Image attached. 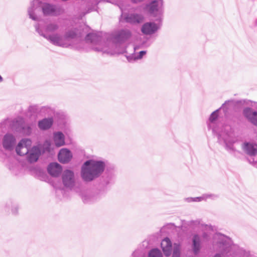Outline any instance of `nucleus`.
<instances>
[{
    "label": "nucleus",
    "instance_id": "obj_28",
    "mask_svg": "<svg viewBox=\"0 0 257 257\" xmlns=\"http://www.w3.org/2000/svg\"><path fill=\"white\" fill-rule=\"evenodd\" d=\"M193 242V252L195 255H197L199 251L200 250V242Z\"/></svg>",
    "mask_w": 257,
    "mask_h": 257
},
{
    "label": "nucleus",
    "instance_id": "obj_2",
    "mask_svg": "<svg viewBox=\"0 0 257 257\" xmlns=\"http://www.w3.org/2000/svg\"><path fill=\"white\" fill-rule=\"evenodd\" d=\"M131 36V32L127 30H122L116 32L112 38L113 42L115 43H120L124 42ZM86 41L91 45L92 49L96 51L102 52L103 53H106L110 55H113L116 52L108 46L103 44L101 42V38L95 33H89L86 37ZM114 45L112 46L113 47Z\"/></svg>",
    "mask_w": 257,
    "mask_h": 257
},
{
    "label": "nucleus",
    "instance_id": "obj_16",
    "mask_svg": "<svg viewBox=\"0 0 257 257\" xmlns=\"http://www.w3.org/2000/svg\"><path fill=\"white\" fill-rule=\"evenodd\" d=\"M159 29L158 25L154 23H145L142 28V31L144 34L150 35L154 33Z\"/></svg>",
    "mask_w": 257,
    "mask_h": 257
},
{
    "label": "nucleus",
    "instance_id": "obj_1",
    "mask_svg": "<svg viewBox=\"0 0 257 257\" xmlns=\"http://www.w3.org/2000/svg\"><path fill=\"white\" fill-rule=\"evenodd\" d=\"M36 31L42 36L47 39L54 45L68 48L73 44V39L76 36L74 31H70L63 35L59 33H55L58 28L59 25L56 23H50L41 29L39 24L35 26Z\"/></svg>",
    "mask_w": 257,
    "mask_h": 257
},
{
    "label": "nucleus",
    "instance_id": "obj_18",
    "mask_svg": "<svg viewBox=\"0 0 257 257\" xmlns=\"http://www.w3.org/2000/svg\"><path fill=\"white\" fill-rule=\"evenodd\" d=\"M176 228V226L174 225L173 223H168L165 225H164L163 227L161 228L159 232L156 233L155 234H153V236L154 237L153 239H159L160 236H163V234L167 232L168 230L169 229H174Z\"/></svg>",
    "mask_w": 257,
    "mask_h": 257
},
{
    "label": "nucleus",
    "instance_id": "obj_26",
    "mask_svg": "<svg viewBox=\"0 0 257 257\" xmlns=\"http://www.w3.org/2000/svg\"><path fill=\"white\" fill-rule=\"evenodd\" d=\"M218 110H216L211 113L209 119L208 126L209 127H213V123L218 117Z\"/></svg>",
    "mask_w": 257,
    "mask_h": 257
},
{
    "label": "nucleus",
    "instance_id": "obj_15",
    "mask_svg": "<svg viewBox=\"0 0 257 257\" xmlns=\"http://www.w3.org/2000/svg\"><path fill=\"white\" fill-rule=\"evenodd\" d=\"M124 19L127 23L131 24H139L144 20V17L140 14H131L127 16H124Z\"/></svg>",
    "mask_w": 257,
    "mask_h": 257
},
{
    "label": "nucleus",
    "instance_id": "obj_7",
    "mask_svg": "<svg viewBox=\"0 0 257 257\" xmlns=\"http://www.w3.org/2000/svg\"><path fill=\"white\" fill-rule=\"evenodd\" d=\"M218 139L219 142H223L225 144L226 150L231 154L236 155L239 153L236 148L233 146V144L236 140L233 138L230 133H226L224 131H221L218 134Z\"/></svg>",
    "mask_w": 257,
    "mask_h": 257
},
{
    "label": "nucleus",
    "instance_id": "obj_12",
    "mask_svg": "<svg viewBox=\"0 0 257 257\" xmlns=\"http://www.w3.org/2000/svg\"><path fill=\"white\" fill-rule=\"evenodd\" d=\"M243 151L250 156L257 155V144L252 143H244L242 146Z\"/></svg>",
    "mask_w": 257,
    "mask_h": 257
},
{
    "label": "nucleus",
    "instance_id": "obj_8",
    "mask_svg": "<svg viewBox=\"0 0 257 257\" xmlns=\"http://www.w3.org/2000/svg\"><path fill=\"white\" fill-rule=\"evenodd\" d=\"M62 177L63 184L66 188L71 189L75 186V179L74 173L72 171L65 170Z\"/></svg>",
    "mask_w": 257,
    "mask_h": 257
},
{
    "label": "nucleus",
    "instance_id": "obj_35",
    "mask_svg": "<svg viewBox=\"0 0 257 257\" xmlns=\"http://www.w3.org/2000/svg\"><path fill=\"white\" fill-rule=\"evenodd\" d=\"M229 252V249H227L224 250V252H226V253H228Z\"/></svg>",
    "mask_w": 257,
    "mask_h": 257
},
{
    "label": "nucleus",
    "instance_id": "obj_25",
    "mask_svg": "<svg viewBox=\"0 0 257 257\" xmlns=\"http://www.w3.org/2000/svg\"><path fill=\"white\" fill-rule=\"evenodd\" d=\"M162 254L158 248L152 249L148 253V257H162Z\"/></svg>",
    "mask_w": 257,
    "mask_h": 257
},
{
    "label": "nucleus",
    "instance_id": "obj_13",
    "mask_svg": "<svg viewBox=\"0 0 257 257\" xmlns=\"http://www.w3.org/2000/svg\"><path fill=\"white\" fill-rule=\"evenodd\" d=\"M24 123V121L23 118L21 117L17 118L14 120L12 127L19 131H21L22 130L23 131L24 133L26 134V135H29L31 133L30 127H28L27 131H25Z\"/></svg>",
    "mask_w": 257,
    "mask_h": 257
},
{
    "label": "nucleus",
    "instance_id": "obj_14",
    "mask_svg": "<svg viewBox=\"0 0 257 257\" xmlns=\"http://www.w3.org/2000/svg\"><path fill=\"white\" fill-rule=\"evenodd\" d=\"M72 157V153L67 149H62L58 154L59 161L62 163L69 162Z\"/></svg>",
    "mask_w": 257,
    "mask_h": 257
},
{
    "label": "nucleus",
    "instance_id": "obj_21",
    "mask_svg": "<svg viewBox=\"0 0 257 257\" xmlns=\"http://www.w3.org/2000/svg\"><path fill=\"white\" fill-rule=\"evenodd\" d=\"M53 120L52 118H44L39 121L38 126L41 130H47L52 125Z\"/></svg>",
    "mask_w": 257,
    "mask_h": 257
},
{
    "label": "nucleus",
    "instance_id": "obj_24",
    "mask_svg": "<svg viewBox=\"0 0 257 257\" xmlns=\"http://www.w3.org/2000/svg\"><path fill=\"white\" fill-rule=\"evenodd\" d=\"M213 239L217 241H228L230 238L220 233H216L213 235Z\"/></svg>",
    "mask_w": 257,
    "mask_h": 257
},
{
    "label": "nucleus",
    "instance_id": "obj_39",
    "mask_svg": "<svg viewBox=\"0 0 257 257\" xmlns=\"http://www.w3.org/2000/svg\"><path fill=\"white\" fill-rule=\"evenodd\" d=\"M256 162H257V159H256V160L255 161Z\"/></svg>",
    "mask_w": 257,
    "mask_h": 257
},
{
    "label": "nucleus",
    "instance_id": "obj_34",
    "mask_svg": "<svg viewBox=\"0 0 257 257\" xmlns=\"http://www.w3.org/2000/svg\"><path fill=\"white\" fill-rule=\"evenodd\" d=\"M213 257H221V256L220 254L216 253Z\"/></svg>",
    "mask_w": 257,
    "mask_h": 257
},
{
    "label": "nucleus",
    "instance_id": "obj_31",
    "mask_svg": "<svg viewBox=\"0 0 257 257\" xmlns=\"http://www.w3.org/2000/svg\"><path fill=\"white\" fill-rule=\"evenodd\" d=\"M143 0H132L134 3H138L142 2Z\"/></svg>",
    "mask_w": 257,
    "mask_h": 257
},
{
    "label": "nucleus",
    "instance_id": "obj_22",
    "mask_svg": "<svg viewBox=\"0 0 257 257\" xmlns=\"http://www.w3.org/2000/svg\"><path fill=\"white\" fill-rule=\"evenodd\" d=\"M161 247L164 254L168 256L172 251V242H161Z\"/></svg>",
    "mask_w": 257,
    "mask_h": 257
},
{
    "label": "nucleus",
    "instance_id": "obj_10",
    "mask_svg": "<svg viewBox=\"0 0 257 257\" xmlns=\"http://www.w3.org/2000/svg\"><path fill=\"white\" fill-rule=\"evenodd\" d=\"M243 113L250 122L257 125V111H254L251 108L247 107L244 109Z\"/></svg>",
    "mask_w": 257,
    "mask_h": 257
},
{
    "label": "nucleus",
    "instance_id": "obj_38",
    "mask_svg": "<svg viewBox=\"0 0 257 257\" xmlns=\"http://www.w3.org/2000/svg\"><path fill=\"white\" fill-rule=\"evenodd\" d=\"M226 103H227V102H225V103H224V104H223V105H222V106L223 107V106H224V105Z\"/></svg>",
    "mask_w": 257,
    "mask_h": 257
},
{
    "label": "nucleus",
    "instance_id": "obj_6",
    "mask_svg": "<svg viewBox=\"0 0 257 257\" xmlns=\"http://www.w3.org/2000/svg\"><path fill=\"white\" fill-rule=\"evenodd\" d=\"M188 225L196 229L189 236L191 241H203L208 239L210 231L213 230V227L210 225L205 224L201 220H191Z\"/></svg>",
    "mask_w": 257,
    "mask_h": 257
},
{
    "label": "nucleus",
    "instance_id": "obj_30",
    "mask_svg": "<svg viewBox=\"0 0 257 257\" xmlns=\"http://www.w3.org/2000/svg\"><path fill=\"white\" fill-rule=\"evenodd\" d=\"M217 242V246L220 247H224L228 245L229 242Z\"/></svg>",
    "mask_w": 257,
    "mask_h": 257
},
{
    "label": "nucleus",
    "instance_id": "obj_5",
    "mask_svg": "<svg viewBox=\"0 0 257 257\" xmlns=\"http://www.w3.org/2000/svg\"><path fill=\"white\" fill-rule=\"evenodd\" d=\"M104 167L105 164L102 161H87L82 167L81 177L84 181H92L103 171Z\"/></svg>",
    "mask_w": 257,
    "mask_h": 257
},
{
    "label": "nucleus",
    "instance_id": "obj_3",
    "mask_svg": "<svg viewBox=\"0 0 257 257\" xmlns=\"http://www.w3.org/2000/svg\"><path fill=\"white\" fill-rule=\"evenodd\" d=\"M32 141L29 139L21 140L16 147V152L19 156L26 155L27 161L30 163L37 162L41 155V150L37 146L31 148Z\"/></svg>",
    "mask_w": 257,
    "mask_h": 257
},
{
    "label": "nucleus",
    "instance_id": "obj_27",
    "mask_svg": "<svg viewBox=\"0 0 257 257\" xmlns=\"http://www.w3.org/2000/svg\"><path fill=\"white\" fill-rule=\"evenodd\" d=\"M180 245L177 243L174 244L173 248V254L172 257H180Z\"/></svg>",
    "mask_w": 257,
    "mask_h": 257
},
{
    "label": "nucleus",
    "instance_id": "obj_11",
    "mask_svg": "<svg viewBox=\"0 0 257 257\" xmlns=\"http://www.w3.org/2000/svg\"><path fill=\"white\" fill-rule=\"evenodd\" d=\"M15 143L16 139L12 135L7 134L4 136L3 145L5 149L8 150H12Z\"/></svg>",
    "mask_w": 257,
    "mask_h": 257
},
{
    "label": "nucleus",
    "instance_id": "obj_32",
    "mask_svg": "<svg viewBox=\"0 0 257 257\" xmlns=\"http://www.w3.org/2000/svg\"><path fill=\"white\" fill-rule=\"evenodd\" d=\"M162 241H171V239L168 237H165L163 240Z\"/></svg>",
    "mask_w": 257,
    "mask_h": 257
},
{
    "label": "nucleus",
    "instance_id": "obj_36",
    "mask_svg": "<svg viewBox=\"0 0 257 257\" xmlns=\"http://www.w3.org/2000/svg\"><path fill=\"white\" fill-rule=\"evenodd\" d=\"M212 130H213V132H214V133L215 132V133H217V131L216 130V129L215 128H213Z\"/></svg>",
    "mask_w": 257,
    "mask_h": 257
},
{
    "label": "nucleus",
    "instance_id": "obj_17",
    "mask_svg": "<svg viewBox=\"0 0 257 257\" xmlns=\"http://www.w3.org/2000/svg\"><path fill=\"white\" fill-rule=\"evenodd\" d=\"M61 166L57 163L50 164L48 167V171L49 173L55 177L58 176L62 172Z\"/></svg>",
    "mask_w": 257,
    "mask_h": 257
},
{
    "label": "nucleus",
    "instance_id": "obj_23",
    "mask_svg": "<svg viewBox=\"0 0 257 257\" xmlns=\"http://www.w3.org/2000/svg\"><path fill=\"white\" fill-rule=\"evenodd\" d=\"M146 54V51H142L140 52L139 54L137 55L136 54H134L132 56H129L127 57L128 61L131 62L133 60H135L137 59H141L144 55Z\"/></svg>",
    "mask_w": 257,
    "mask_h": 257
},
{
    "label": "nucleus",
    "instance_id": "obj_20",
    "mask_svg": "<svg viewBox=\"0 0 257 257\" xmlns=\"http://www.w3.org/2000/svg\"><path fill=\"white\" fill-rule=\"evenodd\" d=\"M217 197V196L212 194H204L201 197H195V198H189L187 199L188 202L195 201L200 202L202 200H206L207 199H214Z\"/></svg>",
    "mask_w": 257,
    "mask_h": 257
},
{
    "label": "nucleus",
    "instance_id": "obj_9",
    "mask_svg": "<svg viewBox=\"0 0 257 257\" xmlns=\"http://www.w3.org/2000/svg\"><path fill=\"white\" fill-rule=\"evenodd\" d=\"M163 5V0H154L148 6V8L150 13L156 16L162 14Z\"/></svg>",
    "mask_w": 257,
    "mask_h": 257
},
{
    "label": "nucleus",
    "instance_id": "obj_33",
    "mask_svg": "<svg viewBox=\"0 0 257 257\" xmlns=\"http://www.w3.org/2000/svg\"><path fill=\"white\" fill-rule=\"evenodd\" d=\"M82 199H83V201H84V202H87V199L86 198V197H84H84H82Z\"/></svg>",
    "mask_w": 257,
    "mask_h": 257
},
{
    "label": "nucleus",
    "instance_id": "obj_29",
    "mask_svg": "<svg viewBox=\"0 0 257 257\" xmlns=\"http://www.w3.org/2000/svg\"><path fill=\"white\" fill-rule=\"evenodd\" d=\"M51 143L49 141H46L43 144V148L45 151L49 152L50 151Z\"/></svg>",
    "mask_w": 257,
    "mask_h": 257
},
{
    "label": "nucleus",
    "instance_id": "obj_37",
    "mask_svg": "<svg viewBox=\"0 0 257 257\" xmlns=\"http://www.w3.org/2000/svg\"><path fill=\"white\" fill-rule=\"evenodd\" d=\"M3 81V78L0 75V82H2Z\"/></svg>",
    "mask_w": 257,
    "mask_h": 257
},
{
    "label": "nucleus",
    "instance_id": "obj_19",
    "mask_svg": "<svg viewBox=\"0 0 257 257\" xmlns=\"http://www.w3.org/2000/svg\"><path fill=\"white\" fill-rule=\"evenodd\" d=\"M53 140L56 147H59L64 145V136L61 132H56L53 134Z\"/></svg>",
    "mask_w": 257,
    "mask_h": 257
},
{
    "label": "nucleus",
    "instance_id": "obj_4",
    "mask_svg": "<svg viewBox=\"0 0 257 257\" xmlns=\"http://www.w3.org/2000/svg\"><path fill=\"white\" fill-rule=\"evenodd\" d=\"M43 1L44 0H33L31 2L28 9V13L30 19L34 21L39 20V13L40 12L41 7L43 14L45 16L57 14L58 10L56 6L48 3L43 4Z\"/></svg>",
    "mask_w": 257,
    "mask_h": 257
}]
</instances>
